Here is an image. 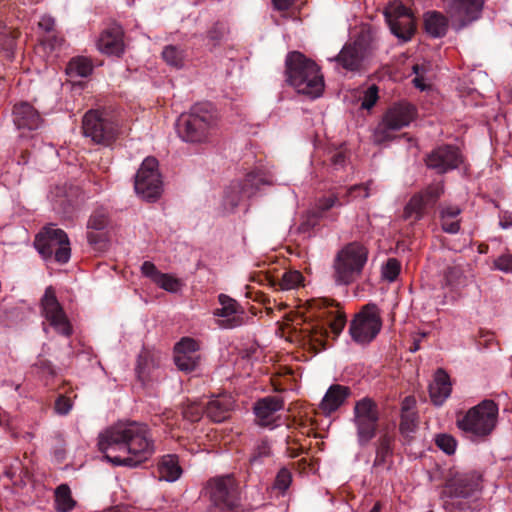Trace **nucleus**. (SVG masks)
Masks as SVG:
<instances>
[{"label": "nucleus", "instance_id": "nucleus-1", "mask_svg": "<svg viewBox=\"0 0 512 512\" xmlns=\"http://www.w3.org/2000/svg\"><path fill=\"white\" fill-rule=\"evenodd\" d=\"M98 446L105 458L116 466L136 467L155 452L148 427L138 422L111 426L99 435Z\"/></svg>", "mask_w": 512, "mask_h": 512}, {"label": "nucleus", "instance_id": "nucleus-2", "mask_svg": "<svg viewBox=\"0 0 512 512\" xmlns=\"http://www.w3.org/2000/svg\"><path fill=\"white\" fill-rule=\"evenodd\" d=\"M287 82L298 93L317 98L324 91V77L320 67L298 51L288 53L285 60Z\"/></svg>", "mask_w": 512, "mask_h": 512}, {"label": "nucleus", "instance_id": "nucleus-3", "mask_svg": "<svg viewBox=\"0 0 512 512\" xmlns=\"http://www.w3.org/2000/svg\"><path fill=\"white\" fill-rule=\"evenodd\" d=\"M309 308L317 317L323 319L324 323L309 324L303 332L305 338L315 350L325 348L328 325L332 333L338 336L346 324V317L338 306L326 299H314L309 302Z\"/></svg>", "mask_w": 512, "mask_h": 512}, {"label": "nucleus", "instance_id": "nucleus-4", "mask_svg": "<svg viewBox=\"0 0 512 512\" xmlns=\"http://www.w3.org/2000/svg\"><path fill=\"white\" fill-rule=\"evenodd\" d=\"M216 125L217 116L212 105L199 103L188 114L180 116L177 131L184 141L199 143L208 139Z\"/></svg>", "mask_w": 512, "mask_h": 512}, {"label": "nucleus", "instance_id": "nucleus-5", "mask_svg": "<svg viewBox=\"0 0 512 512\" xmlns=\"http://www.w3.org/2000/svg\"><path fill=\"white\" fill-rule=\"evenodd\" d=\"M368 249L361 243L351 242L339 250L333 262V278L339 285L356 281L368 261Z\"/></svg>", "mask_w": 512, "mask_h": 512}, {"label": "nucleus", "instance_id": "nucleus-6", "mask_svg": "<svg viewBox=\"0 0 512 512\" xmlns=\"http://www.w3.org/2000/svg\"><path fill=\"white\" fill-rule=\"evenodd\" d=\"M498 405L493 400H483L470 408L464 415L457 417V427L472 437L484 439L496 428Z\"/></svg>", "mask_w": 512, "mask_h": 512}, {"label": "nucleus", "instance_id": "nucleus-7", "mask_svg": "<svg viewBox=\"0 0 512 512\" xmlns=\"http://www.w3.org/2000/svg\"><path fill=\"white\" fill-rule=\"evenodd\" d=\"M376 49L370 30H362L358 37L347 43L335 57L346 70L361 71L366 68Z\"/></svg>", "mask_w": 512, "mask_h": 512}, {"label": "nucleus", "instance_id": "nucleus-8", "mask_svg": "<svg viewBox=\"0 0 512 512\" xmlns=\"http://www.w3.org/2000/svg\"><path fill=\"white\" fill-rule=\"evenodd\" d=\"M34 246L44 259L54 257L55 261L60 264L67 263L71 257L67 234L53 225L45 227L37 234Z\"/></svg>", "mask_w": 512, "mask_h": 512}, {"label": "nucleus", "instance_id": "nucleus-9", "mask_svg": "<svg viewBox=\"0 0 512 512\" xmlns=\"http://www.w3.org/2000/svg\"><path fill=\"white\" fill-rule=\"evenodd\" d=\"M83 133L97 144L108 145L119 133V125L106 113L90 110L83 117Z\"/></svg>", "mask_w": 512, "mask_h": 512}, {"label": "nucleus", "instance_id": "nucleus-10", "mask_svg": "<svg viewBox=\"0 0 512 512\" xmlns=\"http://www.w3.org/2000/svg\"><path fill=\"white\" fill-rule=\"evenodd\" d=\"M134 189L137 195L148 201L160 197L162 181L156 158L147 157L144 159L135 176Z\"/></svg>", "mask_w": 512, "mask_h": 512}, {"label": "nucleus", "instance_id": "nucleus-11", "mask_svg": "<svg viewBox=\"0 0 512 512\" xmlns=\"http://www.w3.org/2000/svg\"><path fill=\"white\" fill-rule=\"evenodd\" d=\"M381 326L379 309L374 304H368L355 316L349 332L354 341L369 343L380 332Z\"/></svg>", "mask_w": 512, "mask_h": 512}, {"label": "nucleus", "instance_id": "nucleus-12", "mask_svg": "<svg viewBox=\"0 0 512 512\" xmlns=\"http://www.w3.org/2000/svg\"><path fill=\"white\" fill-rule=\"evenodd\" d=\"M354 422L357 427L358 441L361 445L367 444L374 438L378 422V409L372 399L363 398L356 402Z\"/></svg>", "mask_w": 512, "mask_h": 512}, {"label": "nucleus", "instance_id": "nucleus-13", "mask_svg": "<svg viewBox=\"0 0 512 512\" xmlns=\"http://www.w3.org/2000/svg\"><path fill=\"white\" fill-rule=\"evenodd\" d=\"M384 15L391 32L400 40L409 41L416 31L412 12L400 1L391 2L385 9Z\"/></svg>", "mask_w": 512, "mask_h": 512}, {"label": "nucleus", "instance_id": "nucleus-14", "mask_svg": "<svg viewBox=\"0 0 512 512\" xmlns=\"http://www.w3.org/2000/svg\"><path fill=\"white\" fill-rule=\"evenodd\" d=\"M40 307L41 315L57 333L67 337L72 334L71 323L59 303L53 287L46 288L41 298Z\"/></svg>", "mask_w": 512, "mask_h": 512}, {"label": "nucleus", "instance_id": "nucleus-15", "mask_svg": "<svg viewBox=\"0 0 512 512\" xmlns=\"http://www.w3.org/2000/svg\"><path fill=\"white\" fill-rule=\"evenodd\" d=\"M414 117L415 111L412 105L407 103L394 105L388 109L382 121L377 126L374 134L376 141L382 142L388 140L390 138V132L408 126Z\"/></svg>", "mask_w": 512, "mask_h": 512}, {"label": "nucleus", "instance_id": "nucleus-16", "mask_svg": "<svg viewBox=\"0 0 512 512\" xmlns=\"http://www.w3.org/2000/svg\"><path fill=\"white\" fill-rule=\"evenodd\" d=\"M210 500L215 506L231 509L238 501V486L231 475L211 479L206 486Z\"/></svg>", "mask_w": 512, "mask_h": 512}, {"label": "nucleus", "instance_id": "nucleus-17", "mask_svg": "<svg viewBox=\"0 0 512 512\" xmlns=\"http://www.w3.org/2000/svg\"><path fill=\"white\" fill-rule=\"evenodd\" d=\"M447 14L453 24L462 29L479 19L484 0H443Z\"/></svg>", "mask_w": 512, "mask_h": 512}, {"label": "nucleus", "instance_id": "nucleus-18", "mask_svg": "<svg viewBox=\"0 0 512 512\" xmlns=\"http://www.w3.org/2000/svg\"><path fill=\"white\" fill-rule=\"evenodd\" d=\"M462 161V155L456 147L445 145L436 148L427 156L426 165L442 174L456 169Z\"/></svg>", "mask_w": 512, "mask_h": 512}, {"label": "nucleus", "instance_id": "nucleus-19", "mask_svg": "<svg viewBox=\"0 0 512 512\" xmlns=\"http://www.w3.org/2000/svg\"><path fill=\"white\" fill-rule=\"evenodd\" d=\"M219 303L220 308L214 311V316L220 318L217 324L223 329H233L245 323L244 311L238 303L225 294H220Z\"/></svg>", "mask_w": 512, "mask_h": 512}, {"label": "nucleus", "instance_id": "nucleus-20", "mask_svg": "<svg viewBox=\"0 0 512 512\" xmlns=\"http://www.w3.org/2000/svg\"><path fill=\"white\" fill-rule=\"evenodd\" d=\"M199 342L190 337L182 338L174 347L176 366L185 372L193 371L200 362Z\"/></svg>", "mask_w": 512, "mask_h": 512}, {"label": "nucleus", "instance_id": "nucleus-21", "mask_svg": "<svg viewBox=\"0 0 512 512\" xmlns=\"http://www.w3.org/2000/svg\"><path fill=\"white\" fill-rule=\"evenodd\" d=\"M481 475L477 472H468L455 475L446 484L443 494L450 497H468L480 489Z\"/></svg>", "mask_w": 512, "mask_h": 512}, {"label": "nucleus", "instance_id": "nucleus-22", "mask_svg": "<svg viewBox=\"0 0 512 512\" xmlns=\"http://www.w3.org/2000/svg\"><path fill=\"white\" fill-rule=\"evenodd\" d=\"M257 176L248 174L241 181H233L225 191L224 204L234 209L244 198L251 197L256 189Z\"/></svg>", "mask_w": 512, "mask_h": 512}, {"label": "nucleus", "instance_id": "nucleus-23", "mask_svg": "<svg viewBox=\"0 0 512 512\" xmlns=\"http://www.w3.org/2000/svg\"><path fill=\"white\" fill-rule=\"evenodd\" d=\"M98 50L106 55L120 56L125 49L124 31L121 26L113 24L102 31L97 41Z\"/></svg>", "mask_w": 512, "mask_h": 512}, {"label": "nucleus", "instance_id": "nucleus-24", "mask_svg": "<svg viewBox=\"0 0 512 512\" xmlns=\"http://www.w3.org/2000/svg\"><path fill=\"white\" fill-rule=\"evenodd\" d=\"M284 402L279 396H266L255 403L256 422L263 427L274 426L277 412L283 409Z\"/></svg>", "mask_w": 512, "mask_h": 512}, {"label": "nucleus", "instance_id": "nucleus-25", "mask_svg": "<svg viewBox=\"0 0 512 512\" xmlns=\"http://www.w3.org/2000/svg\"><path fill=\"white\" fill-rule=\"evenodd\" d=\"M13 121L19 130H35L41 125L37 110L27 102L16 104L13 109Z\"/></svg>", "mask_w": 512, "mask_h": 512}, {"label": "nucleus", "instance_id": "nucleus-26", "mask_svg": "<svg viewBox=\"0 0 512 512\" xmlns=\"http://www.w3.org/2000/svg\"><path fill=\"white\" fill-rule=\"evenodd\" d=\"M350 395L349 387L340 384L331 385L326 391L319 408L323 414L330 415L338 410Z\"/></svg>", "mask_w": 512, "mask_h": 512}, {"label": "nucleus", "instance_id": "nucleus-27", "mask_svg": "<svg viewBox=\"0 0 512 512\" xmlns=\"http://www.w3.org/2000/svg\"><path fill=\"white\" fill-rule=\"evenodd\" d=\"M451 382L448 374L438 369L435 372L433 382L429 386L431 401L435 405H442L451 394Z\"/></svg>", "mask_w": 512, "mask_h": 512}, {"label": "nucleus", "instance_id": "nucleus-28", "mask_svg": "<svg viewBox=\"0 0 512 512\" xmlns=\"http://www.w3.org/2000/svg\"><path fill=\"white\" fill-rule=\"evenodd\" d=\"M425 32L433 37H443L448 29V18L439 11H428L423 15Z\"/></svg>", "mask_w": 512, "mask_h": 512}, {"label": "nucleus", "instance_id": "nucleus-29", "mask_svg": "<svg viewBox=\"0 0 512 512\" xmlns=\"http://www.w3.org/2000/svg\"><path fill=\"white\" fill-rule=\"evenodd\" d=\"M232 406L233 401L230 396H219L207 403L206 414L212 421L222 422L228 417Z\"/></svg>", "mask_w": 512, "mask_h": 512}, {"label": "nucleus", "instance_id": "nucleus-30", "mask_svg": "<svg viewBox=\"0 0 512 512\" xmlns=\"http://www.w3.org/2000/svg\"><path fill=\"white\" fill-rule=\"evenodd\" d=\"M158 471L160 479L168 482L176 481L182 473L178 459L174 455L163 456L159 462Z\"/></svg>", "mask_w": 512, "mask_h": 512}, {"label": "nucleus", "instance_id": "nucleus-31", "mask_svg": "<svg viewBox=\"0 0 512 512\" xmlns=\"http://www.w3.org/2000/svg\"><path fill=\"white\" fill-rule=\"evenodd\" d=\"M461 209L458 206L446 205L441 208L440 219L442 229L447 233H457L460 229V220L458 216Z\"/></svg>", "mask_w": 512, "mask_h": 512}, {"label": "nucleus", "instance_id": "nucleus-32", "mask_svg": "<svg viewBox=\"0 0 512 512\" xmlns=\"http://www.w3.org/2000/svg\"><path fill=\"white\" fill-rule=\"evenodd\" d=\"M422 194H415L404 207L403 218L405 220L417 221L423 217L424 210L427 207Z\"/></svg>", "mask_w": 512, "mask_h": 512}, {"label": "nucleus", "instance_id": "nucleus-33", "mask_svg": "<svg viewBox=\"0 0 512 512\" xmlns=\"http://www.w3.org/2000/svg\"><path fill=\"white\" fill-rule=\"evenodd\" d=\"M303 275L296 270H289L283 273L281 279L271 281V285L282 291L296 289L302 285Z\"/></svg>", "mask_w": 512, "mask_h": 512}, {"label": "nucleus", "instance_id": "nucleus-34", "mask_svg": "<svg viewBox=\"0 0 512 512\" xmlns=\"http://www.w3.org/2000/svg\"><path fill=\"white\" fill-rule=\"evenodd\" d=\"M76 502L72 498L71 490L68 485L61 484L55 490V509L57 512L71 511Z\"/></svg>", "mask_w": 512, "mask_h": 512}, {"label": "nucleus", "instance_id": "nucleus-35", "mask_svg": "<svg viewBox=\"0 0 512 512\" xmlns=\"http://www.w3.org/2000/svg\"><path fill=\"white\" fill-rule=\"evenodd\" d=\"M93 70L92 62L86 57H76L69 61L66 73L70 77H87Z\"/></svg>", "mask_w": 512, "mask_h": 512}, {"label": "nucleus", "instance_id": "nucleus-36", "mask_svg": "<svg viewBox=\"0 0 512 512\" xmlns=\"http://www.w3.org/2000/svg\"><path fill=\"white\" fill-rule=\"evenodd\" d=\"M109 225V215L104 208H98L91 214L88 223V230L104 231Z\"/></svg>", "mask_w": 512, "mask_h": 512}, {"label": "nucleus", "instance_id": "nucleus-37", "mask_svg": "<svg viewBox=\"0 0 512 512\" xmlns=\"http://www.w3.org/2000/svg\"><path fill=\"white\" fill-rule=\"evenodd\" d=\"M164 61L173 67L180 68L184 64V54L175 46H167L162 52Z\"/></svg>", "mask_w": 512, "mask_h": 512}, {"label": "nucleus", "instance_id": "nucleus-38", "mask_svg": "<svg viewBox=\"0 0 512 512\" xmlns=\"http://www.w3.org/2000/svg\"><path fill=\"white\" fill-rule=\"evenodd\" d=\"M160 288L171 292L176 293L182 287V282L180 279L174 277L171 274L161 273L160 276L156 279L155 282Z\"/></svg>", "mask_w": 512, "mask_h": 512}, {"label": "nucleus", "instance_id": "nucleus-39", "mask_svg": "<svg viewBox=\"0 0 512 512\" xmlns=\"http://www.w3.org/2000/svg\"><path fill=\"white\" fill-rule=\"evenodd\" d=\"M343 203L339 201V198L336 194H330L327 196L320 197L316 202V216L321 217L322 213L330 210L335 206H342Z\"/></svg>", "mask_w": 512, "mask_h": 512}, {"label": "nucleus", "instance_id": "nucleus-40", "mask_svg": "<svg viewBox=\"0 0 512 512\" xmlns=\"http://www.w3.org/2000/svg\"><path fill=\"white\" fill-rule=\"evenodd\" d=\"M444 193V186L443 183L438 182L435 184L429 185L422 194L424 196V200L427 203V205H433L436 203V201L441 197V195Z\"/></svg>", "mask_w": 512, "mask_h": 512}, {"label": "nucleus", "instance_id": "nucleus-41", "mask_svg": "<svg viewBox=\"0 0 512 512\" xmlns=\"http://www.w3.org/2000/svg\"><path fill=\"white\" fill-rule=\"evenodd\" d=\"M400 269V262L396 258H389L382 267V277L393 282L398 277Z\"/></svg>", "mask_w": 512, "mask_h": 512}, {"label": "nucleus", "instance_id": "nucleus-42", "mask_svg": "<svg viewBox=\"0 0 512 512\" xmlns=\"http://www.w3.org/2000/svg\"><path fill=\"white\" fill-rule=\"evenodd\" d=\"M435 443L439 449L448 455L455 452L457 447V441L455 438L448 434H439L435 438Z\"/></svg>", "mask_w": 512, "mask_h": 512}, {"label": "nucleus", "instance_id": "nucleus-43", "mask_svg": "<svg viewBox=\"0 0 512 512\" xmlns=\"http://www.w3.org/2000/svg\"><path fill=\"white\" fill-rule=\"evenodd\" d=\"M182 414L188 421L196 422L201 419L203 408L198 403L191 402L183 406Z\"/></svg>", "mask_w": 512, "mask_h": 512}, {"label": "nucleus", "instance_id": "nucleus-44", "mask_svg": "<svg viewBox=\"0 0 512 512\" xmlns=\"http://www.w3.org/2000/svg\"><path fill=\"white\" fill-rule=\"evenodd\" d=\"M291 482H292V475H291L290 471L286 468H282V469H280V471L278 472V474L276 476V479L274 482V488L281 492H285L289 488Z\"/></svg>", "mask_w": 512, "mask_h": 512}, {"label": "nucleus", "instance_id": "nucleus-45", "mask_svg": "<svg viewBox=\"0 0 512 512\" xmlns=\"http://www.w3.org/2000/svg\"><path fill=\"white\" fill-rule=\"evenodd\" d=\"M87 240L95 248L103 249L106 247L107 237L104 231L88 230Z\"/></svg>", "mask_w": 512, "mask_h": 512}, {"label": "nucleus", "instance_id": "nucleus-46", "mask_svg": "<svg viewBox=\"0 0 512 512\" xmlns=\"http://www.w3.org/2000/svg\"><path fill=\"white\" fill-rule=\"evenodd\" d=\"M390 439L387 436L382 437L379 440V445L376 451L375 464H382L386 460V456L390 453Z\"/></svg>", "mask_w": 512, "mask_h": 512}, {"label": "nucleus", "instance_id": "nucleus-47", "mask_svg": "<svg viewBox=\"0 0 512 512\" xmlns=\"http://www.w3.org/2000/svg\"><path fill=\"white\" fill-rule=\"evenodd\" d=\"M378 100V88L375 85L370 86L364 93L361 107L370 109Z\"/></svg>", "mask_w": 512, "mask_h": 512}, {"label": "nucleus", "instance_id": "nucleus-48", "mask_svg": "<svg viewBox=\"0 0 512 512\" xmlns=\"http://www.w3.org/2000/svg\"><path fill=\"white\" fill-rule=\"evenodd\" d=\"M413 71L415 73V78L413 79V83L415 87H417L420 90H426L429 85L426 83V78L424 77V74L426 72V67L424 65H414Z\"/></svg>", "mask_w": 512, "mask_h": 512}, {"label": "nucleus", "instance_id": "nucleus-49", "mask_svg": "<svg viewBox=\"0 0 512 512\" xmlns=\"http://www.w3.org/2000/svg\"><path fill=\"white\" fill-rule=\"evenodd\" d=\"M63 42L64 39L61 36L55 34V32L51 33L50 35H44L41 39V45L49 48L50 50H54L60 47Z\"/></svg>", "mask_w": 512, "mask_h": 512}, {"label": "nucleus", "instance_id": "nucleus-50", "mask_svg": "<svg viewBox=\"0 0 512 512\" xmlns=\"http://www.w3.org/2000/svg\"><path fill=\"white\" fill-rule=\"evenodd\" d=\"M494 267L503 272H512V255L504 254L494 261Z\"/></svg>", "mask_w": 512, "mask_h": 512}, {"label": "nucleus", "instance_id": "nucleus-51", "mask_svg": "<svg viewBox=\"0 0 512 512\" xmlns=\"http://www.w3.org/2000/svg\"><path fill=\"white\" fill-rule=\"evenodd\" d=\"M271 453L270 445L267 441H262L258 446L255 448V451L251 457V462H256L260 460L263 457H268Z\"/></svg>", "mask_w": 512, "mask_h": 512}, {"label": "nucleus", "instance_id": "nucleus-52", "mask_svg": "<svg viewBox=\"0 0 512 512\" xmlns=\"http://www.w3.org/2000/svg\"><path fill=\"white\" fill-rule=\"evenodd\" d=\"M141 272L143 273V275L150 278L154 283L156 282L158 276L161 275V272H159L156 266L150 261H145L142 264Z\"/></svg>", "mask_w": 512, "mask_h": 512}, {"label": "nucleus", "instance_id": "nucleus-53", "mask_svg": "<svg viewBox=\"0 0 512 512\" xmlns=\"http://www.w3.org/2000/svg\"><path fill=\"white\" fill-rule=\"evenodd\" d=\"M72 408V402L65 396H60L55 402V410L58 414L65 415Z\"/></svg>", "mask_w": 512, "mask_h": 512}, {"label": "nucleus", "instance_id": "nucleus-54", "mask_svg": "<svg viewBox=\"0 0 512 512\" xmlns=\"http://www.w3.org/2000/svg\"><path fill=\"white\" fill-rule=\"evenodd\" d=\"M38 26L46 33V35H50L55 32V20L51 16L44 15L40 19Z\"/></svg>", "mask_w": 512, "mask_h": 512}, {"label": "nucleus", "instance_id": "nucleus-55", "mask_svg": "<svg viewBox=\"0 0 512 512\" xmlns=\"http://www.w3.org/2000/svg\"><path fill=\"white\" fill-rule=\"evenodd\" d=\"M371 181L367 182L366 184H358V185H353L351 187L348 188L347 190V193H346V196L347 197H350V196H353V193L357 190H363V197L364 198H368L370 196V185H371Z\"/></svg>", "mask_w": 512, "mask_h": 512}, {"label": "nucleus", "instance_id": "nucleus-56", "mask_svg": "<svg viewBox=\"0 0 512 512\" xmlns=\"http://www.w3.org/2000/svg\"><path fill=\"white\" fill-rule=\"evenodd\" d=\"M294 3V0H273V4L277 10H287Z\"/></svg>", "mask_w": 512, "mask_h": 512}, {"label": "nucleus", "instance_id": "nucleus-57", "mask_svg": "<svg viewBox=\"0 0 512 512\" xmlns=\"http://www.w3.org/2000/svg\"><path fill=\"white\" fill-rule=\"evenodd\" d=\"M345 161V155L342 152H337L332 157V162L334 165H341Z\"/></svg>", "mask_w": 512, "mask_h": 512}, {"label": "nucleus", "instance_id": "nucleus-58", "mask_svg": "<svg viewBox=\"0 0 512 512\" xmlns=\"http://www.w3.org/2000/svg\"><path fill=\"white\" fill-rule=\"evenodd\" d=\"M458 274V270L456 268H449L448 272H447V275H446V278H447V281L452 284V277L456 276Z\"/></svg>", "mask_w": 512, "mask_h": 512}, {"label": "nucleus", "instance_id": "nucleus-59", "mask_svg": "<svg viewBox=\"0 0 512 512\" xmlns=\"http://www.w3.org/2000/svg\"><path fill=\"white\" fill-rule=\"evenodd\" d=\"M400 429L402 431H407V430H412V428H410V424L408 423V421L406 419H402L401 421V424H400Z\"/></svg>", "mask_w": 512, "mask_h": 512}, {"label": "nucleus", "instance_id": "nucleus-60", "mask_svg": "<svg viewBox=\"0 0 512 512\" xmlns=\"http://www.w3.org/2000/svg\"><path fill=\"white\" fill-rule=\"evenodd\" d=\"M381 504L379 502L375 503L372 509L369 512H381Z\"/></svg>", "mask_w": 512, "mask_h": 512}]
</instances>
